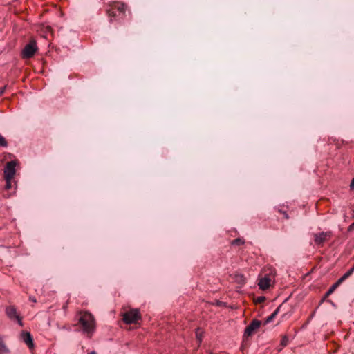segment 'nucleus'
I'll return each mask as SVG.
<instances>
[{
    "instance_id": "obj_17",
    "label": "nucleus",
    "mask_w": 354,
    "mask_h": 354,
    "mask_svg": "<svg viewBox=\"0 0 354 354\" xmlns=\"http://www.w3.org/2000/svg\"><path fill=\"white\" fill-rule=\"evenodd\" d=\"M7 145H8V143H7L6 139L4 138V137L3 136H1L0 134V146L7 147Z\"/></svg>"
},
{
    "instance_id": "obj_24",
    "label": "nucleus",
    "mask_w": 354,
    "mask_h": 354,
    "mask_svg": "<svg viewBox=\"0 0 354 354\" xmlns=\"http://www.w3.org/2000/svg\"><path fill=\"white\" fill-rule=\"evenodd\" d=\"M354 229V222L348 227V231H351Z\"/></svg>"
},
{
    "instance_id": "obj_3",
    "label": "nucleus",
    "mask_w": 354,
    "mask_h": 354,
    "mask_svg": "<svg viewBox=\"0 0 354 354\" xmlns=\"http://www.w3.org/2000/svg\"><path fill=\"white\" fill-rule=\"evenodd\" d=\"M38 48L36 41L35 40H32L24 46L21 51V57L24 59L31 58L34 56Z\"/></svg>"
},
{
    "instance_id": "obj_6",
    "label": "nucleus",
    "mask_w": 354,
    "mask_h": 354,
    "mask_svg": "<svg viewBox=\"0 0 354 354\" xmlns=\"http://www.w3.org/2000/svg\"><path fill=\"white\" fill-rule=\"evenodd\" d=\"M261 321L257 319H254L252 322L245 328L244 332L245 337H250L252 335V333L259 328L261 326Z\"/></svg>"
},
{
    "instance_id": "obj_28",
    "label": "nucleus",
    "mask_w": 354,
    "mask_h": 354,
    "mask_svg": "<svg viewBox=\"0 0 354 354\" xmlns=\"http://www.w3.org/2000/svg\"><path fill=\"white\" fill-rule=\"evenodd\" d=\"M196 335H198V333H196ZM197 337H198V338L199 341L201 342V337H198V336H197Z\"/></svg>"
},
{
    "instance_id": "obj_10",
    "label": "nucleus",
    "mask_w": 354,
    "mask_h": 354,
    "mask_svg": "<svg viewBox=\"0 0 354 354\" xmlns=\"http://www.w3.org/2000/svg\"><path fill=\"white\" fill-rule=\"evenodd\" d=\"M272 279L268 274L259 279L258 286L260 289L265 290L270 286Z\"/></svg>"
},
{
    "instance_id": "obj_23",
    "label": "nucleus",
    "mask_w": 354,
    "mask_h": 354,
    "mask_svg": "<svg viewBox=\"0 0 354 354\" xmlns=\"http://www.w3.org/2000/svg\"><path fill=\"white\" fill-rule=\"evenodd\" d=\"M351 189H354V178L352 179L351 183L350 184Z\"/></svg>"
},
{
    "instance_id": "obj_1",
    "label": "nucleus",
    "mask_w": 354,
    "mask_h": 354,
    "mask_svg": "<svg viewBox=\"0 0 354 354\" xmlns=\"http://www.w3.org/2000/svg\"><path fill=\"white\" fill-rule=\"evenodd\" d=\"M78 322L81 326L82 332L88 337H91L95 330L94 316L88 312H84L81 313Z\"/></svg>"
},
{
    "instance_id": "obj_9",
    "label": "nucleus",
    "mask_w": 354,
    "mask_h": 354,
    "mask_svg": "<svg viewBox=\"0 0 354 354\" xmlns=\"http://www.w3.org/2000/svg\"><path fill=\"white\" fill-rule=\"evenodd\" d=\"M21 339L27 345L29 348H32L34 347L33 339L29 332H21Z\"/></svg>"
},
{
    "instance_id": "obj_27",
    "label": "nucleus",
    "mask_w": 354,
    "mask_h": 354,
    "mask_svg": "<svg viewBox=\"0 0 354 354\" xmlns=\"http://www.w3.org/2000/svg\"><path fill=\"white\" fill-rule=\"evenodd\" d=\"M282 349L283 348L281 346L277 348L278 351H281Z\"/></svg>"
},
{
    "instance_id": "obj_11",
    "label": "nucleus",
    "mask_w": 354,
    "mask_h": 354,
    "mask_svg": "<svg viewBox=\"0 0 354 354\" xmlns=\"http://www.w3.org/2000/svg\"><path fill=\"white\" fill-rule=\"evenodd\" d=\"M283 306V303L281 304L279 306H278L276 308V310L269 317H267V319L266 320V324L271 322L274 319V318L278 315L280 310L282 308Z\"/></svg>"
},
{
    "instance_id": "obj_16",
    "label": "nucleus",
    "mask_w": 354,
    "mask_h": 354,
    "mask_svg": "<svg viewBox=\"0 0 354 354\" xmlns=\"http://www.w3.org/2000/svg\"><path fill=\"white\" fill-rule=\"evenodd\" d=\"M353 272H354V266L350 270H348L346 272H345L344 274L343 277H344L345 279H346L353 274Z\"/></svg>"
},
{
    "instance_id": "obj_18",
    "label": "nucleus",
    "mask_w": 354,
    "mask_h": 354,
    "mask_svg": "<svg viewBox=\"0 0 354 354\" xmlns=\"http://www.w3.org/2000/svg\"><path fill=\"white\" fill-rule=\"evenodd\" d=\"M266 300V297L264 296H260V297H257L256 299H255V302L257 303V304H261L263 303V301H265Z\"/></svg>"
},
{
    "instance_id": "obj_8",
    "label": "nucleus",
    "mask_w": 354,
    "mask_h": 354,
    "mask_svg": "<svg viewBox=\"0 0 354 354\" xmlns=\"http://www.w3.org/2000/svg\"><path fill=\"white\" fill-rule=\"evenodd\" d=\"M6 313L7 316L10 319H16L18 321V323L19 324V325L22 326L21 319L19 317V315L17 314V310L14 306H9V307L6 308Z\"/></svg>"
},
{
    "instance_id": "obj_5",
    "label": "nucleus",
    "mask_w": 354,
    "mask_h": 354,
    "mask_svg": "<svg viewBox=\"0 0 354 354\" xmlns=\"http://www.w3.org/2000/svg\"><path fill=\"white\" fill-rule=\"evenodd\" d=\"M112 8L107 10L109 17H111L110 21H111L112 17L115 16L116 10L119 13L124 15L126 10V5L124 3H120L118 2H114L111 6Z\"/></svg>"
},
{
    "instance_id": "obj_19",
    "label": "nucleus",
    "mask_w": 354,
    "mask_h": 354,
    "mask_svg": "<svg viewBox=\"0 0 354 354\" xmlns=\"http://www.w3.org/2000/svg\"><path fill=\"white\" fill-rule=\"evenodd\" d=\"M346 280L344 277L342 276L341 277L337 282L335 283V284H337V287L344 281Z\"/></svg>"
},
{
    "instance_id": "obj_4",
    "label": "nucleus",
    "mask_w": 354,
    "mask_h": 354,
    "mask_svg": "<svg viewBox=\"0 0 354 354\" xmlns=\"http://www.w3.org/2000/svg\"><path fill=\"white\" fill-rule=\"evenodd\" d=\"M16 162L14 160L10 161L6 163L4 168V178L5 180H12L16 173Z\"/></svg>"
},
{
    "instance_id": "obj_21",
    "label": "nucleus",
    "mask_w": 354,
    "mask_h": 354,
    "mask_svg": "<svg viewBox=\"0 0 354 354\" xmlns=\"http://www.w3.org/2000/svg\"><path fill=\"white\" fill-rule=\"evenodd\" d=\"M6 86L1 87L0 88V96H1L3 93L5 92Z\"/></svg>"
},
{
    "instance_id": "obj_7",
    "label": "nucleus",
    "mask_w": 354,
    "mask_h": 354,
    "mask_svg": "<svg viewBox=\"0 0 354 354\" xmlns=\"http://www.w3.org/2000/svg\"><path fill=\"white\" fill-rule=\"evenodd\" d=\"M331 236L330 232H322L319 234H314V241L318 245L323 244L328 238Z\"/></svg>"
},
{
    "instance_id": "obj_13",
    "label": "nucleus",
    "mask_w": 354,
    "mask_h": 354,
    "mask_svg": "<svg viewBox=\"0 0 354 354\" xmlns=\"http://www.w3.org/2000/svg\"><path fill=\"white\" fill-rule=\"evenodd\" d=\"M337 288V284H333L328 290V291L326 292L325 295H324V299L328 297L330 295H331L334 291Z\"/></svg>"
},
{
    "instance_id": "obj_22",
    "label": "nucleus",
    "mask_w": 354,
    "mask_h": 354,
    "mask_svg": "<svg viewBox=\"0 0 354 354\" xmlns=\"http://www.w3.org/2000/svg\"><path fill=\"white\" fill-rule=\"evenodd\" d=\"M279 212H280V213H281V214H283V216H284V217H285L286 219H288V218H289V217H288V214H287L286 212H283V211H281V210H279Z\"/></svg>"
},
{
    "instance_id": "obj_20",
    "label": "nucleus",
    "mask_w": 354,
    "mask_h": 354,
    "mask_svg": "<svg viewBox=\"0 0 354 354\" xmlns=\"http://www.w3.org/2000/svg\"><path fill=\"white\" fill-rule=\"evenodd\" d=\"M10 180H6V189H8L11 187V183H10Z\"/></svg>"
},
{
    "instance_id": "obj_14",
    "label": "nucleus",
    "mask_w": 354,
    "mask_h": 354,
    "mask_svg": "<svg viewBox=\"0 0 354 354\" xmlns=\"http://www.w3.org/2000/svg\"><path fill=\"white\" fill-rule=\"evenodd\" d=\"M244 243H245L244 239H241V238H237V239L233 240L231 243V244L233 245H243Z\"/></svg>"
},
{
    "instance_id": "obj_2",
    "label": "nucleus",
    "mask_w": 354,
    "mask_h": 354,
    "mask_svg": "<svg viewBox=\"0 0 354 354\" xmlns=\"http://www.w3.org/2000/svg\"><path fill=\"white\" fill-rule=\"evenodd\" d=\"M141 319L139 310L136 308L131 309L123 314V321L127 324H136Z\"/></svg>"
},
{
    "instance_id": "obj_26",
    "label": "nucleus",
    "mask_w": 354,
    "mask_h": 354,
    "mask_svg": "<svg viewBox=\"0 0 354 354\" xmlns=\"http://www.w3.org/2000/svg\"><path fill=\"white\" fill-rule=\"evenodd\" d=\"M88 354H96V352L93 351L89 352Z\"/></svg>"
},
{
    "instance_id": "obj_25",
    "label": "nucleus",
    "mask_w": 354,
    "mask_h": 354,
    "mask_svg": "<svg viewBox=\"0 0 354 354\" xmlns=\"http://www.w3.org/2000/svg\"><path fill=\"white\" fill-rule=\"evenodd\" d=\"M30 300L34 303L37 302L36 298L35 297H30Z\"/></svg>"
},
{
    "instance_id": "obj_12",
    "label": "nucleus",
    "mask_w": 354,
    "mask_h": 354,
    "mask_svg": "<svg viewBox=\"0 0 354 354\" xmlns=\"http://www.w3.org/2000/svg\"><path fill=\"white\" fill-rule=\"evenodd\" d=\"M9 352L3 339L0 337V354H6Z\"/></svg>"
},
{
    "instance_id": "obj_15",
    "label": "nucleus",
    "mask_w": 354,
    "mask_h": 354,
    "mask_svg": "<svg viewBox=\"0 0 354 354\" xmlns=\"http://www.w3.org/2000/svg\"><path fill=\"white\" fill-rule=\"evenodd\" d=\"M288 344V337L286 335H283L280 342V346L283 348Z\"/></svg>"
}]
</instances>
